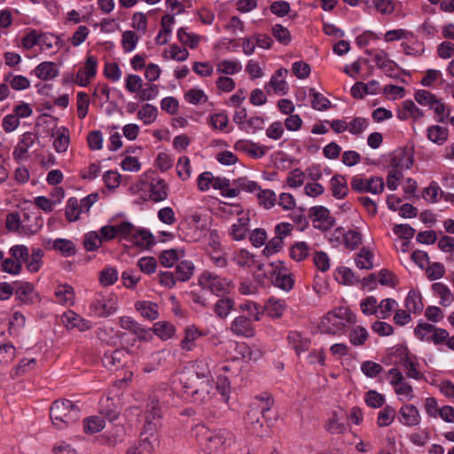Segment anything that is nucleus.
Returning a JSON list of instances; mask_svg holds the SVG:
<instances>
[{"mask_svg": "<svg viewBox=\"0 0 454 454\" xmlns=\"http://www.w3.org/2000/svg\"><path fill=\"white\" fill-rule=\"evenodd\" d=\"M160 395L153 394L147 403L145 413V429L148 435L142 434L137 443L127 450V454H153L158 438L153 434L160 424L162 418Z\"/></svg>", "mask_w": 454, "mask_h": 454, "instance_id": "f257e3e1", "label": "nucleus"}, {"mask_svg": "<svg viewBox=\"0 0 454 454\" xmlns=\"http://www.w3.org/2000/svg\"><path fill=\"white\" fill-rule=\"evenodd\" d=\"M193 436L206 454H225L235 443L234 434L225 428L210 429L204 425H197L192 429Z\"/></svg>", "mask_w": 454, "mask_h": 454, "instance_id": "f03ea898", "label": "nucleus"}, {"mask_svg": "<svg viewBox=\"0 0 454 454\" xmlns=\"http://www.w3.org/2000/svg\"><path fill=\"white\" fill-rule=\"evenodd\" d=\"M356 316L348 307H338L326 313L321 319L318 328L321 333L341 335L347 325H355Z\"/></svg>", "mask_w": 454, "mask_h": 454, "instance_id": "7ed1b4c3", "label": "nucleus"}, {"mask_svg": "<svg viewBox=\"0 0 454 454\" xmlns=\"http://www.w3.org/2000/svg\"><path fill=\"white\" fill-rule=\"evenodd\" d=\"M137 187L146 200L159 203L166 200L168 197L169 185L168 182L153 171L140 176Z\"/></svg>", "mask_w": 454, "mask_h": 454, "instance_id": "20e7f679", "label": "nucleus"}, {"mask_svg": "<svg viewBox=\"0 0 454 454\" xmlns=\"http://www.w3.org/2000/svg\"><path fill=\"white\" fill-rule=\"evenodd\" d=\"M273 403V398L268 394L257 395L254 398L245 418L247 427L251 434L259 437L265 435L266 431L260 420V416L264 417L265 413L271 409Z\"/></svg>", "mask_w": 454, "mask_h": 454, "instance_id": "39448f33", "label": "nucleus"}, {"mask_svg": "<svg viewBox=\"0 0 454 454\" xmlns=\"http://www.w3.org/2000/svg\"><path fill=\"white\" fill-rule=\"evenodd\" d=\"M179 381L184 394L195 403H206L215 395L213 379L198 380L195 375H180Z\"/></svg>", "mask_w": 454, "mask_h": 454, "instance_id": "423d86ee", "label": "nucleus"}, {"mask_svg": "<svg viewBox=\"0 0 454 454\" xmlns=\"http://www.w3.org/2000/svg\"><path fill=\"white\" fill-rule=\"evenodd\" d=\"M77 403L79 402L67 399L56 400L52 403L50 417L56 428L63 429L80 419L82 408Z\"/></svg>", "mask_w": 454, "mask_h": 454, "instance_id": "0eeeda50", "label": "nucleus"}, {"mask_svg": "<svg viewBox=\"0 0 454 454\" xmlns=\"http://www.w3.org/2000/svg\"><path fill=\"white\" fill-rule=\"evenodd\" d=\"M387 380L399 402L407 403L415 398L414 387L398 369L391 368L387 372Z\"/></svg>", "mask_w": 454, "mask_h": 454, "instance_id": "6e6552de", "label": "nucleus"}, {"mask_svg": "<svg viewBox=\"0 0 454 454\" xmlns=\"http://www.w3.org/2000/svg\"><path fill=\"white\" fill-rule=\"evenodd\" d=\"M199 284L203 289H207L217 296L229 294L234 287L231 280L207 270L200 276Z\"/></svg>", "mask_w": 454, "mask_h": 454, "instance_id": "1a4fd4ad", "label": "nucleus"}, {"mask_svg": "<svg viewBox=\"0 0 454 454\" xmlns=\"http://www.w3.org/2000/svg\"><path fill=\"white\" fill-rule=\"evenodd\" d=\"M118 309V297L113 293L97 294L90 303V313L97 317H107Z\"/></svg>", "mask_w": 454, "mask_h": 454, "instance_id": "9d476101", "label": "nucleus"}, {"mask_svg": "<svg viewBox=\"0 0 454 454\" xmlns=\"http://www.w3.org/2000/svg\"><path fill=\"white\" fill-rule=\"evenodd\" d=\"M232 213H236L238 218L229 227L228 235L234 241H243L247 238L250 231L249 213L243 211L239 205L232 206Z\"/></svg>", "mask_w": 454, "mask_h": 454, "instance_id": "9b49d317", "label": "nucleus"}, {"mask_svg": "<svg viewBox=\"0 0 454 454\" xmlns=\"http://www.w3.org/2000/svg\"><path fill=\"white\" fill-rule=\"evenodd\" d=\"M416 102L433 110L436 115L437 121H443L446 117V106L434 93L427 90H418L414 94Z\"/></svg>", "mask_w": 454, "mask_h": 454, "instance_id": "f8f14e48", "label": "nucleus"}, {"mask_svg": "<svg viewBox=\"0 0 454 454\" xmlns=\"http://www.w3.org/2000/svg\"><path fill=\"white\" fill-rule=\"evenodd\" d=\"M350 185L357 192L380 194L384 191L385 183L380 176L356 175L352 177Z\"/></svg>", "mask_w": 454, "mask_h": 454, "instance_id": "ddd939ff", "label": "nucleus"}, {"mask_svg": "<svg viewBox=\"0 0 454 454\" xmlns=\"http://www.w3.org/2000/svg\"><path fill=\"white\" fill-rule=\"evenodd\" d=\"M347 412L340 407H336L327 413L325 429L332 434H341L348 429L346 423Z\"/></svg>", "mask_w": 454, "mask_h": 454, "instance_id": "4468645a", "label": "nucleus"}, {"mask_svg": "<svg viewBox=\"0 0 454 454\" xmlns=\"http://www.w3.org/2000/svg\"><path fill=\"white\" fill-rule=\"evenodd\" d=\"M130 230L125 233L124 239L141 249H146L154 243V237L151 231L146 229L137 228L129 223Z\"/></svg>", "mask_w": 454, "mask_h": 454, "instance_id": "2eb2a0df", "label": "nucleus"}, {"mask_svg": "<svg viewBox=\"0 0 454 454\" xmlns=\"http://www.w3.org/2000/svg\"><path fill=\"white\" fill-rule=\"evenodd\" d=\"M233 148L235 151L243 153L254 160L264 157L269 151L268 146L250 139L237 140L233 145Z\"/></svg>", "mask_w": 454, "mask_h": 454, "instance_id": "dca6fc26", "label": "nucleus"}, {"mask_svg": "<svg viewBox=\"0 0 454 454\" xmlns=\"http://www.w3.org/2000/svg\"><path fill=\"white\" fill-rule=\"evenodd\" d=\"M273 268V279L272 282L275 286L288 292L294 285V278L289 270L284 266L280 261L272 262Z\"/></svg>", "mask_w": 454, "mask_h": 454, "instance_id": "f3484780", "label": "nucleus"}, {"mask_svg": "<svg viewBox=\"0 0 454 454\" xmlns=\"http://www.w3.org/2000/svg\"><path fill=\"white\" fill-rule=\"evenodd\" d=\"M21 220L23 236L35 235L43 225V220L39 212L31 211L29 207L23 209Z\"/></svg>", "mask_w": 454, "mask_h": 454, "instance_id": "a211bd4d", "label": "nucleus"}, {"mask_svg": "<svg viewBox=\"0 0 454 454\" xmlns=\"http://www.w3.org/2000/svg\"><path fill=\"white\" fill-rule=\"evenodd\" d=\"M310 217L313 227L321 231L330 230L334 223V219L332 217L330 211L323 206L312 207L310 208Z\"/></svg>", "mask_w": 454, "mask_h": 454, "instance_id": "6ab92c4d", "label": "nucleus"}, {"mask_svg": "<svg viewBox=\"0 0 454 454\" xmlns=\"http://www.w3.org/2000/svg\"><path fill=\"white\" fill-rule=\"evenodd\" d=\"M421 414L418 407L412 403H403L398 411V421L406 427H414L420 425Z\"/></svg>", "mask_w": 454, "mask_h": 454, "instance_id": "aec40b11", "label": "nucleus"}, {"mask_svg": "<svg viewBox=\"0 0 454 454\" xmlns=\"http://www.w3.org/2000/svg\"><path fill=\"white\" fill-rule=\"evenodd\" d=\"M231 261L239 268L249 270L253 267H259L257 256L247 248H237L231 255Z\"/></svg>", "mask_w": 454, "mask_h": 454, "instance_id": "412c9836", "label": "nucleus"}, {"mask_svg": "<svg viewBox=\"0 0 454 454\" xmlns=\"http://www.w3.org/2000/svg\"><path fill=\"white\" fill-rule=\"evenodd\" d=\"M36 142H39V138L36 134L33 132L24 133L17 145L14 147L12 152L13 159L16 161H20L26 159L28 150L33 147Z\"/></svg>", "mask_w": 454, "mask_h": 454, "instance_id": "4be33fe9", "label": "nucleus"}, {"mask_svg": "<svg viewBox=\"0 0 454 454\" xmlns=\"http://www.w3.org/2000/svg\"><path fill=\"white\" fill-rule=\"evenodd\" d=\"M424 115V111L411 99L403 101L396 113V117L400 121L412 120L413 121H420Z\"/></svg>", "mask_w": 454, "mask_h": 454, "instance_id": "5701e85b", "label": "nucleus"}, {"mask_svg": "<svg viewBox=\"0 0 454 454\" xmlns=\"http://www.w3.org/2000/svg\"><path fill=\"white\" fill-rule=\"evenodd\" d=\"M201 217L199 214H192L186 219V231H183L184 239L188 242H195L204 236V229L199 226Z\"/></svg>", "mask_w": 454, "mask_h": 454, "instance_id": "b1692460", "label": "nucleus"}, {"mask_svg": "<svg viewBox=\"0 0 454 454\" xmlns=\"http://www.w3.org/2000/svg\"><path fill=\"white\" fill-rule=\"evenodd\" d=\"M231 330L233 334L239 337L251 338L255 333L251 320L243 316L237 317L233 319L231 325Z\"/></svg>", "mask_w": 454, "mask_h": 454, "instance_id": "393cba45", "label": "nucleus"}, {"mask_svg": "<svg viewBox=\"0 0 454 454\" xmlns=\"http://www.w3.org/2000/svg\"><path fill=\"white\" fill-rule=\"evenodd\" d=\"M130 230L129 222H121L115 225H105L100 228L98 233L103 242L120 237L124 239L125 233Z\"/></svg>", "mask_w": 454, "mask_h": 454, "instance_id": "a878e982", "label": "nucleus"}, {"mask_svg": "<svg viewBox=\"0 0 454 454\" xmlns=\"http://www.w3.org/2000/svg\"><path fill=\"white\" fill-rule=\"evenodd\" d=\"M288 74L286 68H278L270 77L268 83L269 87L272 89L274 93L278 95H286L289 90V85L286 81V77Z\"/></svg>", "mask_w": 454, "mask_h": 454, "instance_id": "bb28decb", "label": "nucleus"}, {"mask_svg": "<svg viewBox=\"0 0 454 454\" xmlns=\"http://www.w3.org/2000/svg\"><path fill=\"white\" fill-rule=\"evenodd\" d=\"M206 335L204 332L194 325H187L184 330V338L180 342V348L185 351H192L196 347V341Z\"/></svg>", "mask_w": 454, "mask_h": 454, "instance_id": "cd10ccee", "label": "nucleus"}, {"mask_svg": "<svg viewBox=\"0 0 454 454\" xmlns=\"http://www.w3.org/2000/svg\"><path fill=\"white\" fill-rule=\"evenodd\" d=\"M287 342L296 355L300 356L309 348L311 340L298 331H290L287 334Z\"/></svg>", "mask_w": 454, "mask_h": 454, "instance_id": "c85d7f7f", "label": "nucleus"}, {"mask_svg": "<svg viewBox=\"0 0 454 454\" xmlns=\"http://www.w3.org/2000/svg\"><path fill=\"white\" fill-rule=\"evenodd\" d=\"M185 256L184 248L176 247L163 250L159 255L160 263L166 268H172Z\"/></svg>", "mask_w": 454, "mask_h": 454, "instance_id": "c756f323", "label": "nucleus"}, {"mask_svg": "<svg viewBox=\"0 0 454 454\" xmlns=\"http://www.w3.org/2000/svg\"><path fill=\"white\" fill-rule=\"evenodd\" d=\"M45 247L59 252L65 257L74 255L76 253L74 242L67 239H56L53 241L49 240Z\"/></svg>", "mask_w": 454, "mask_h": 454, "instance_id": "7c9ffc66", "label": "nucleus"}, {"mask_svg": "<svg viewBox=\"0 0 454 454\" xmlns=\"http://www.w3.org/2000/svg\"><path fill=\"white\" fill-rule=\"evenodd\" d=\"M434 296L442 307H449L454 301L453 294L449 286L442 282H435L432 285Z\"/></svg>", "mask_w": 454, "mask_h": 454, "instance_id": "2f4dec72", "label": "nucleus"}, {"mask_svg": "<svg viewBox=\"0 0 454 454\" xmlns=\"http://www.w3.org/2000/svg\"><path fill=\"white\" fill-rule=\"evenodd\" d=\"M400 364L405 369L409 378L416 380H419L423 378L422 372L419 370V362L415 356H411L407 351H404L403 356L400 359Z\"/></svg>", "mask_w": 454, "mask_h": 454, "instance_id": "473e14b6", "label": "nucleus"}, {"mask_svg": "<svg viewBox=\"0 0 454 454\" xmlns=\"http://www.w3.org/2000/svg\"><path fill=\"white\" fill-rule=\"evenodd\" d=\"M33 74L43 81H48L57 77L59 72L56 63L44 61L34 69Z\"/></svg>", "mask_w": 454, "mask_h": 454, "instance_id": "72a5a7b5", "label": "nucleus"}, {"mask_svg": "<svg viewBox=\"0 0 454 454\" xmlns=\"http://www.w3.org/2000/svg\"><path fill=\"white\" fill-rule=\"evenodd\" d=\"M286 307L287 305L285 300L270 297L264 305V310L269 317L279 318L284 315Z\"/></svg>", "mask_w": 454, "mask_h": 454, "instance_id": "f704fd0d", "label": "nucleus"}, {"mask_svg": "<svg viewBox=\"0 0 454 454\" xmlns=\"http://www.w3.org/2000/svg\"><path fill=\"white\" fill-rule=\"evenodd\" d=\"M44 251L42 248H32L31 253L27 252V259L25 265L30 273H35L40 270L43 262Z\"/></svg>", "mask_w": 454, "mask_h": 454, "instance_id": "c9c22d12", "label": "nucleus"}, {"mask_svg": "<svg viewBox=\"0 0 454 454\" xmlns=\"http://www.w3.org/2000/svg\"><path fill=\"white\" fill-rule=\"evenodd\" d=\"M126 355L127 353L124 349L106 352L103 357V364L109 370L121 367L123 364Z\"/></svg>", "mask_w": 454, "mask_h": 454, "instance_id": "e433bc0d", "label": "nucleus"}, {"mask_svg": "<svg viewBox=\"0 0 454 454\" xmlns=\"http://www.w3.org/2000/svg\"><path fill=\"white\" fill-rule=\"evenodd\" d=\"M449 137L446 128L439 125H431L427 128V137L434 144L442 145Z\"/></svg>", "mask_w": 454, "mask_h": 454, "instance_id": "4c0bfd02", "label": "nucleus"}, {"mask_svg": "<svg viewBox=\"0 0 454 454\" xmlns=\"http://www.w3.org/2000/svg\"><path fill=\"white\" fill-rule=\"evenodd\" d=\"M401 48L406 55L412 57H419L425 51L424 43L418 39L414 33L411 39L401 43Z\"/></svg>", "mask_w": 454, "mask_h": 454, "instance_id": "58836bf2", "label": "nucleus"}, {"mask_svg": "<svg viewBox=\"0 0 454 454\" xmlns=\"http://www.w3.org/2000/svg\"><path fill=\"white\" fill-rule=\"evenodd\" d=\"M135 308L142 317L149 320H155L159 317L158 304L151 301H137Z\"/></svg>", "mask_w": 454, "mask_h": 454, "instance_id": "ea45409f", "label": "nucleus"}, {"mask_svg": "<svg viewBox=\"0 0 454 454\" xmlns=\"http://www.w3.org/2000/svg\"><path fill=\"white\" fill-rule=\"evenodd\" d=\"M181 375H195L198 380H212L211 371L205 359H198L192 365V370L183 372Z\"/></svg>", "mask_w": 454, "mask_h": 454, "instance_id": "a19ab883", "label": "nucleus"}, {"mask_svg": "<svg viewBox=\"0 0 454 454\" xmlns=\"http://www.w3.org/2000/svg\"><path fill=\"white\" fill-rule=\"evenodd\" d=\"M265 121L266 120L263 115L251 114L248 116L240 130L247 134H255L257 131L264 129Z\"/></svg>", "mask_w": 454, "mask_h": 454, "instance_id": "79ce46f5", "label": "nucleus"}, {"mask_svg": "<svg viewBox=\"0 0 454 454\" xmlns=\"http://www.w3.org/2000/svg\"><path fill=\"white\" fill-rule=\"evenodd\" d=\"M242 64L239 59H223L216 64V72L226 75H234L241 72Z\"/></svg>", "mask_w": 454, "mask_h": 454, "instance_id": "37998d69", "label": "nucleus"}, {"mask_svg": "<svg viewBox=\"0 0 454 454\" xmlns=\"http://www.w3.org/2000/svg\"><path fill=\"white\" fill-rule=\"evenodd\" d=\"M331 190L333 195L336 199H343L348 191V183L345 176L335 175L330 180Z\"/></svg>", "mask_w": 454, "mask_h": 454, "instance_id": "c03bdc74", "label": "nucleus"}, {"mask_svg": "<svg viewBox=\"0 0 454 454\" xmlns=\"http://www.w3.org/2000/svg\"><path fill=\"white\" fill-rule=\"evenodd\" d=\"M372 4L376 12L381 15H392L397 6H401L402 3L397 0H372Z\"/></svg>", "mask_w": 454, "mask_h": 454, "instance_id": "a18cd8bd", "label": "nucleus"}, {"mask_svg": "<svg viewBox=\"0 0 454 454\" xmlns=\"http://www.w3.org/2000/svg\"><path fill=\"white\" fill-rule=\"evenodd\" d=\"M334 278L337 282L345 286H353L359 281L353 270L346 266L339 267L335 270Z\"/></svg>", "mask_w": 454, "mask_h": 454, "instance_id": "49530a36", "label": "nucleus"}, {"mask_svg": "<svg viewBox=\"0 0 454 454\" xmlns=\"http://www.w3.org/2000/svg\"><path fill=\"white\" fill-rule=\"evenodd\" d=\"M405 307L411 313H420L423 310L424 304L422 297L419 291L410 290L405 300Z\"/></svg>", "mask_w": 454, "mask_h": 454, "instance_id": "de8ad7c7", "label": "nucleus"}, {"mask_svg": "<svg viewBox=\"0 0 454 454\" xmlns=\"http://www.w3.org/2000/svg\"><path fill=\"white\" fill-rule=\"evenodd\" d=\"M363 242V235L357 228H354L345 231L344 246L347 250L357 249Z\"/></svg>", "mask_w": 454, "mask_h": 454, "instance_id": "09e8293b", "label": "nucleus"}, {"mask_svg": "<svg viewBox=\"0 0 454 454\" xmlns=\"http://www.w3.org/2000/svg\"><path fill=\"white\" fill-rule=\"evenodd\" d=\"M53 146L58 153H64L67 150L70 139L69 131L64 127L58 129L53 134Z\"/></svg>", "mask_w": 454, "mask_h": 454, "instance_id": "8fccbe9b", "label": "nucleus"}, {"mask_svg": "<svg viewBox=\"0 0 454 454\" xmlns=\"http://www.w3.org/2000/svg\"><path fill=\"white\" fill-rule=\"evenodd\" d=\"M34 285L29 282L22 283L16 290L15 296L22 304H32L34 302Z\"/></svg>", "mask_w": 454, "mask_h": 454, "instance_id": "3c124183", "label": "nucleus"}, {"mask_svg": "<svg viewBox=\"0 0 454 454\" xmlns=\"http://www.w3.org/2000/svg\"><path fill=\"white\" fill-rule=\"evenodd\" d=\"M195 266L190 260L182 259L176 267V276L177 280L187 281L193 275Z\"/></svg>", "mask_w": 454, "mask_h": 454, "instance_id": "603ef678", "label": "nucleus"}, {"mask_svg": "<svg viewBox=\"0 0 454 454\" xmlns=\"http://www.w3.org/2000/svg\"><path fill=\"white\" fill-rule=\"evenodd\" d=\"M309 246L307 242L296 241L291 246L289 255L295 262H301L309 256Z\"/></svg>", "mask_w": 454, "mask_h": 454, "instance_id": "864d4df0", "label": "nucleus"}, {"mask_svg": "<svg viewBox=\"0 0 454 454\" xmlns=\"http://www.w3.org/2000/svg\"><path fill=\"white\" fill-rule=\"evenodd\" d=\"M369 338L367 329L362 325H354L349 332L348 339L353 346H363Z\"/></svg>", "mask_w": 454, "mask_h": 454, "instance_id": "5fc2aeb1", "label": "nucleus"}, {"mask_svg": "<svg viewBox=\"0 0 454 454\" xmlns=\"http://www.w3.org/2000/svg\"><path fill=\"white\" fill-rule=\"evenodd\" d=\"M158 116V109L151 104H145L137 112V118L143 121L145 125L153 123Z\"/></svg>", "mask_w": 454, "mask_h": 454, "instance_id": "6e6d98bb", "label": "nucleus"}, {"mask_svg": "<svg viewBox=\"0 0 454 454\" xmlns=\"http://www.w3.org/2000/svg\"><path fill=\"white\" fill-rule=\"evenodd\" d=\"M309 95L311 98V107L317 111H325L330 108L331 101L314 88L309 89Z\"/></svg>", "mask_w": 454, "mask_h": 454, "instance_id": "4d7b16f0", "label": "nucleus"}, {"mask_svg": "<svg viewBox=\"0 0 454 454\" xmlns=\"http://www.w3.org/2000/svg\"><path fill=\"white\" fill-rule=\"evenodd\" d=\"M153 332L161 340H167L175 334L176 327L168 322L159 321L153 325Z\"/></svg>", "mask_w": 454, "mask_h": 454, "instance_id": "13d9d810", "label": "nucleus"}, {"mask_svg": "<svg viewBox=\"0 0 454 454\" xmlns=\"http://www.w3.org/2000/svg\"><path fill=\"white\" fill-rule=\"evenodd\" d=\"M256 197L259 205L265 209L272 208L277 203L276 193L270 189H262L261 187Z\"/></svg>", "mask_w": 454, "mask_h": 454, "instance_id": "bf43d9fd", "label": "nucleus"}, {"mask_svg": "<svg viewBox=\"0 0 454 454\" xmlns=\"http://www.w3.org/2000/svg\"><path fill=\"white\" fill-rule=\"evenodd\" d=\"M442 190L435 181H432L422 192V198L428 203H436L442 197Z\"/></svg>", "mask_w": 454, "mask_h": 454, "instance_id": "052dcab7", "label": "nucleus"}, {"mask_svg": "<svg viewBox=\"0 0 454 454\" xmlns=\"http://www.w3.org/2000/svg\"><path fill=\"white\" fill-rule=\"evenodd\" d=\"M413 37V32L405 28H395L387 30L383 38L387 43H392L395 41L404 42L405 40L411 39Z\"/></svg>", "mask_w": 454, "mask_h": 454, "instance_id": "680f3d73", "label": "nucleus"}, {"mask_svg": "<svg viewBox=\"0 0 454 454\" xmlns=\"http://www.w3.org/2000/svg\"><path fill=\"white\" fill-rule=\"evenodd\" d=\"M165 59H173L176 61H184L189 57V51L176 44H172L169 49H166L162 54Z\"/></svg>", "mask_w": 454, "mask_h": 454, "instance_id": "e2e57ef3", "label": "nucleus"}, {"mask_svg": "<svg viewBox=\"0 0 454 454\" xmlns=\"http://www.w3.org/2000/svg\"><path fill=\"white\" fill-rule=\"evenodd\" d=\"M396 415L395 409L390 405H386L381 409L377 417V425L380 427H388L393 423Z\"/></svg>", "mask_w": 454, "mask_h": 454, "instance_id": "0e129e2a", "label": "nucleus"}, {"mask_svg": "<svg viewBox=\"0 0 454 454\" xmlns=\"http://www.w3.org/2000/svg\"><path fill=\"white\" fill-rule=\"evenodd\" d=\"M397 307L398 303L395 300L392 298L383 299L380 303L378 302V318H388Z\"/></svg>", "mask_w": 454, "mask_h": 454, "instance_id": "69168bd1", "label": "nucleus"}, {"mask_svg": "<svg viewBox=\"0 0 454 454\" xmlns=\"http://www.w3.org/2000/svg\"><path fill=\"white\" fill-rule=\"evenodd\" d=\"M56 300L62 304H72L74 293L72 286L68 285H59L55 290Z\"/></svg>", "mask_w": 454, "mask_h": 454, "instance_id": "338daca9", "label": "nucleus"}, {"mask_svg": "<svg viewBox=\"0 0 454 454\" xmlns=\"http://www.w3.org/2000/svg\"><path fill=\"white\" fill-rule=\"evenodd\" d=\"M375 62L379 68L382 69L386 74L392 75L396 70L397 65L391 60L387 54L384 51L378 53L375 56Z\"/></svg>", "mask_w": 454, "mask_h": 454, "instance_id": "774afa93", "label": "nucleus"}]
</instances>
